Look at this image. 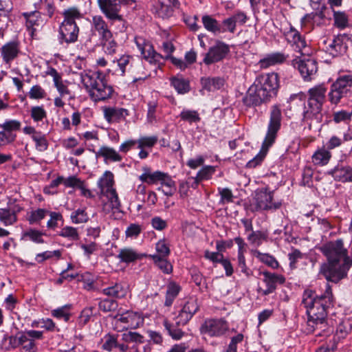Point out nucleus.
<instances>
[{"instance_id":"nucleus-39","label":"nucleus","mask_w":352,"mask_h":352,"mask_svg":"<svg viewBox=\"0 0 352 352\" xmlns=\"http://www.w3.org/2000/svg\"><path fill=\"white\" fill-rule=\"evenodd\" d=\"M151 259L155 265L157 266L163 273L169 274L173 271V266L168 261V257H159L156 255H146Z\"/></svg>"},{"instance_id":"nucleus-60","label":"nucleus","mask_w":352,"mask_h":352,"mask_svg":"<svg viewBox=\"0 0 352 352\" xmlns=\"http://www.w3.org/2000/svg\"><path fill=\"white\" fill-rule=\"evenodd\" d=\"M21 123L16 120H6L3 123L0 124V128L6 133H12V131H17L21 128Z\"/></svg>"},{"instance_id":"nucleus-11","label":"nucleus","mask_w":352,"mask_h":352,"mask_svg":"<svg viewBox=\"0 0 352 352\" xmlns=\"http://www.w3.org/2000/svg\"><path fill=\"white\" fill-rule=\"evenodd\" d=\"M285 37L294 51L299 53L301 56H309L311 54V49L306 40L293 27H290L289 30L285 33Z\"/></svg>"},{"instance_id":"nucleus-29","label":"nucleus","mask_w":352,"mask_h":352,"mask_svg":"<svg viewBox=\"0 0 352 352\" xmlns=\"http://www.w3.org/2000/svg\"><path fill=\"white\" fill-rule=\"evenodd\" d=\"M96 157H102L105 163L119 162L122 160V156L114 148L109 146H101L96 153Z\"/></svg>"},{"instance_id":"nucleus-43","label":"nucleus","mask_w":352,"mask_h":352,"mask_svg":"<svg viewBox=\"0 0 352 352\" xmlns=\"http://www.w3.org/2000/svg\"><path fill=\"white\" fill-rule=\"evenodd\" d=\"M72 309V305L67 304L56 309L52 310L51 314L53 317L58 320H63L65 322H67L72 316L71 310Z\"/></svg>"},{"instance_id":"nucleus-6","label":"nucleus","mask_w":352,"mask_h":352,"mask_svg":"<svg viewBox=\"0 0 352 352\" xmlns=\"http://www.w3.org/2000/svg\"><path fill=\"white\" fill-rule=\"evenodd\" d=\"M64 20L58 28V40L60 44L74 43L78 40L79 28L76 21L82 18V14L76 7H71L63 12Z\"/></svg>"},{"instance_id":"nucleus-48","label":"nucleus","mask_w":352,"mask_h":352,"mask_svg":"<svg viewBox=\"0 0 352 352\" xmlns=\"http://www.w3.org/2000/svg\"><path fill=\"white\" fill-rule=\"evenodd\" d=\"M58 234L71 241H77L80 237L78 229L72 226H65L60 230Z\"/></svg>"},{"instance_id":"nucleus-46","label":"nucleus","mask_w":352,"mask_h":352,"mask_svg":"<svg viewBox=\"0 0 352 352\" xmlns=\"http://www.w3.org/2000/svg\"><path fill=\"white\" fill-rule=\"evenodd\" d=\"M17 221V215L10 208H0V222L5 226H12Z\"/></svg>"},{"instance_id":"nucleus-19","label":"nucleus","mask_w":352,"mask_h":352,"mask_svg":"<svg viewBox=\"0 0 352 352\" xmlns=\"http://www.w3.org/2000/svg\"><path fill=\"white\" fill-rule=\"evenodd\" d=\"M3 61L10 65L11 63L21 54V44L18 41H11L5 43L0 48Z\"/></svg>"},{"instance_id":"nucleus-57","label":"nucleus","mask_w":352,"mask_h":352,"mask_svg":"<svg viewBox=\"0 0 352 352\" xmlns=\"http://www.w3.org/2000/svg\"><path fill=\"white\" fill-rule=\"evenodd\" d=\"M70 217L72 223L76 224L87 222L89 219L85 210L82 208H78L74 211L71 214Z\"/></svg>"},{"instance_id":"nucleus-53","label":"nucleus","mask_w":352,"mask_h":352,"mask_svg":"<svg viewBox=\"0 0 352 352\" xmlns=\"http://www.w3.org/2000/svg\"><path fill=\"white\" fill-rule=\"evenodd\" d=\"M43 232L35 230L30 229L23 234V239H28L36 243H43Z\"/></svg>"},{"instance_id":"nucleus-30","label":"nucleus","mask_w":352,"mask_h":352,"mask_svg":"<svg viewBox=\"0 0 352 352\" xmlns=\"http://www.w3.org/2000/svg\"><path fill=\"white\" fill-rule=\"evenodd\" d=\"M105 196L108 201L103 205V210L106 213H109L113 210H118L120 208V201L116 189L111 190L102 194Z\"/></svg>"},{"instance_id":"nucleus-38","label":"nucleus","mask_w":352,"mask_h":352,"mask_svg":"<svg viewBox=\"0 0 352 352\" xmlns=\"http://www.w3.org/2000/svg\"><path fill=\"white\" fill-rule=\"evenodd\" d=\"M201 21L204 28L214 35L221 34V23L210 15H204Z\"/></svg>"},{"instance_id":"nucleus-22","label":"nucleus","mask_w":352,"mask_h":352,"mask_svg":"<svg viewBox=\"0 0 352 352\" xmlns=\"http://www.w3.org/2000/svg\"><path fill=\"white\" fill-rule=\"evenodd\" d=\"M23 132L25 135L31 136L32 140L35 143V148L39 152H44L48 148V141L46 135L39 131H36L34 126H25L23 129Z\"/></svg>"},{"instance_id":"nucleus-37","label":"nucleus","mask_w":352,"mask_h":352,"mask_svg":"<svg viewBox=\"0 0 352 352\" xmlns=\"http://www.w3.org/2000/svg\"><path fill=\"white\" fill-rule=\"evenodd\" d=\"M331 157V152L324 146L314 152L312 155V162L317 166H325L329 163Z\"/></svg>"},{"instance_id":"nucleus-1","label":"nucleus","mask_w":352,"mask_h":352,"mask_svg":"<svg viewBox=\"0 0 352 352\" xmlns=\"http://www.w3.org/2000/svg\"><path fill=\"white\" fill-rule=\"evenodd\" d=\"M319 250L327 260L320 268L321 273L328 281L334 283L346 276L352 262L347 254L342 239L329 241L322 245Z\"/></svg>"},{"instance_id":"nucleus-59","label":"nucleus","mask_w":352,"mask_h":352,"mask_svg":"<svg viewBox=\"0 0 352 352\" xmlns=\"http://www.w3.org/2000/svg\"><path fill=\"white\" fill-rule=\"evenodd\" d=\"M103 50L105 54L109 55H113L116 52L117 43L112 39V37L108 38L107 39H101Z\"/></svg>"},{"instance_id":"nucleus-26","label":"nucleus","mask_w":352,"mask_h":352,"mask_svg":"<svg viewBox=\"0 0 352 352\" xmlns=\"http://www.w3.org/2000/svg\"><path fill=\"white\" fill-rule=\"evenodd\" d=\"M102 111L104 118L109 123L124 119L129 114L128 110L123 108L104 107Z\"/></svg>"},{"instance_id":"nucleus-36","label":"nucleus","mask_w":352,"mask_h":352,"mask_svg":"<svg viewBox=\"0 0 352 352\" xmlns=\"http://www.w3.org/2000/svg\"><path fill=\"white\" fill-rule=\"evenodd\" d=\"M113 185V175L109 170L105 171L98 181V186L100 188L101 195L115 189Z\"/></svg>"},{"instance_id":"nucleus-58","label":"nucleus","mask_w":352,"mask_h":352,"mask_svg":"<svg viewBox=\"0 0 352 352\" xmlns=\"http://www.w3.org/2000/svg\"><path fill=\"white\" fill-rule=\"evenodd\" d=\"M164 325L173 339L179 340L183 337L184 333L180 329L175 327L174 324L170 323L168 321L165 320L164 322Z\"/></svg>"},{"instance_id":"nucleus-21","label":"nucleus","mask_w":352,"mask_h":352,"mask_svg":"<svg viewBox=\"0 0 352 352\" xmlns=\"http://www.w3.org/2000/svg\"><path fill=\"white\" fill-rule=\"evenodd\" d=\"M267 100V98L255 82L249 88L243 98V103L248 107H256Z\"/></svg>"},{"instance_id":"nucleus-42","label":"nucleus","mask_w":352,"mask_h":352,"mask_svg":"<svg viewBox=\"0 0 352 352\" xmlns=\"http://www.w3.org/2000/svg\"><path fill=\"white\" fill-rule=\"evenodd\" d=\"M122 339L128 343H134L131 346V350L134 352H139L138 344H142L144 342V338L137 332L129 331L122 335Z\"/></svg>"},{"instance_id":"nucleus-10","label":"nucleus","mask_w":352,"mask_h":352,"mask_svg":"<svg viewBox=\"0 0 352 352\" xmlns=\"http://www.w3.org/2000/svg\"><path fill=\"white\" fill-rule=\"evenodd\" d=\"M254 82L268 100L276 95L279 87L278 76L277 74L270 73L260 76L256 79Z\"/></svg>"},{"instance_id":"nucleus-23","label":"nucleus","mask_w":352,"mask_h":352,"mask_svg":"<svg viewBox=\"0 0 352 352\" xmlns=\"http://www.w3.org/2000/svg\"><path fill=\"white\" fill-rule=\"evenodd\" d=\"M91 31L94 34H98L100 39H107L112 37V33L102 16L95 15L91 22Z\"/></svg>"},{"instance_id":"nucleus-47","label":"nucleus","mask_w":352,"mask_h":352,"mask_svg":"<svg viewBox=\"0 0 352 352\" xmlns=\"http://www.w3.org/2000/svg\"><path fill=\"white\" fill-rule=\"evenodd\" d=\"M171 85L179 94H184L189 91V82L183 78L173 77L170 80Z\"/></svg>"},{"instance_id":"nucleus-24","label":"nucleus","mask_w":352,"mask_h":352,"mask_svg":"<svg viewBox=\"0 0 352 352\" xmlns=\"http://www.w3.org/2000/svg\"><path fill=\"white\" fill-rule=\"evenodd\" d=\"M346 40L347 38L344 34L335 36L327 46V51L333 56H338L344 54L347 49Z\"/></svg>"},{"instance_id":"nucleus-4","label":"nucleus","mask_w":352,"mask_h":352,"mask_svg":"<svg viewBox=\"0 0 352 352\" xmlns=\"http://www.w3.org/2000/svg\"><path fill=\"white\" fill-rule=\"evenodd\" d=\"M281 110L278 105H273L271 109L267 131L263 140L261 150L252 160L247 164V167L254 168L263 161L269 148L274 143L277 133L281 125Z\"/></svg>"},{"instance_id":"nucleus-15","label":"nucleus","mask_w":352,"mask_h":352,"mask_svg":"<svg viewBox=\"0 0 352 352\" xmlns=\"http://www.w3.org/2000/svg\"><path fill=\"white\" fill-rule=\"evenodd\" d=\"M43 331L36 330L21 331L23 338L19 343L20 352H37L35 340L43 338Z\"/></svg>"},{"instance_id":"nucleus-40","label":"nucleus","mask_w":352,"mask_h":352,"mask_svg":"<svg viewBox=\"0 0 352 352\" xmlns=\"http://www.w3.org/2000/svg\"><path fill=\"white\" fill-rule=\"evenodd\" d=\"M181 287L179 285L175 282H170L168 284L166 292V298L164 301V305L166 307H170L175 299L178 296Z\"/></svg>"},{"instance_id":"nucleus-33","label":"nucleus","mask_w":352,"mask_h":352,"mask_svg":"<svg viewBox=\"0 0 352 352\" xmlns=\"http://www.w3.org/2000/svg\"><path fill=\"white\" fill-rule=\"evenodd\" d=\"M225 82V79L219 76L202 78L201 80L203 88L208 91L220 89L224 86Z\"/></svg>"},{"instance_id":"nucleus-61","label":"nucleus","mask_w":352,"mask_h":352,"mask_svg":"<svg viewBox=\"0 0 352 352\" xmlns=\"http://www.w3.org/2000/svg\"><path fill=\"white\" fill-rule=\"evenodd\" d=\"M98 306L100 310L109 312L116 310L118 307V303L112 299L105 298L99 302Z\"/></svg>"},{"instance_id":"nucleus-27","label":"nucleus","mask_w":352,"mask_h":352,"mask_svg":"<svg viewBox=\"0 0 352 352\" xmlns=\"http://www.w3.org/2000/svg\"><path fill=\"white\" fill-rule=\"evenodd\" d=\"M215 172L216 167L214 166L206 165L202 166L195 177L189 178V180H193V182L192 183V188H196L200 182L204 180L210 179Z\"/></svg>"},{"instance_id":"nucleus-5","label":"nucleus","mask_w":352,"mask_h":352,"mask_svg":"<svg viewBox=\"0 0 352 352\" xmlns=\"http://www.w3.org/2000/svg\"><path fill=\"white\" fill-rule=\"evenodd\" d=\"M327 89L320 85L311 88L308 91V100L304 106L302 122L311 128L314 121L320 122L322 118V108L325 101Z\"/></svg>"},{"instance_id":"nucleus-55","label":"nucleus","mask_w":352,"mask_h":352,"mask_svg":"<svg viewBox=\"0 0 352 352\" xmlns=\"http://www.w3.org/2000/svg\"><path fill=\"white\" fill-rule=\"evenodd\" d=\"M179 117L184 121L189 123L197 122L200 118L197 111L190 109H184L179 114Z\"/></svg>"},{"instance_id":"nucleus-45","label":"nucleus","mask_w":352,"mask_h":352,"mask_svg":"<svg viewBox=\"0 0 352 352\" xmlns=\"http://www.w3.org/2000/svg\"><path fill=\"white\" fill-rule=\"evenodd\" d=\"M135 60L133 56L124 54L118 60V66L121 72V75L124 76L126 72H129L135 65Z\"/></svg>"},{"instance_id":"nucleus-41","label":"nucleus","mask_w":352,"mask_h":352,"mask_svg":"<svg viewBox=\"0 0 352 352\" xmlns=\"http://www.w3.org/2000/svg\"><path fill=\"white\" fill-rule=\"evenodd\" d=\"M23 16L26 19V27L28 29L36 30V28L41 26L43 23L41 14L38 12H25Z\"/></svg>"},{"instance_id":"nucleus-56","label":"nucleus","mask_w":352,"mask_h":352,"mask_svg":"<svg viewBox=\"0 0 352 352\" xmlns=\"http://www.w3.org/2000/svg\"><path fill=\"white\" fill-rule=\"evenodd\" d=\"M30 116L36 122L42 121L47 116V112L43 106H34L31 108Z\"/></svg>"},{"instance_id":"nucleus-17","label":"nucleus","mask_w":352,"mask_h":352,"mask_svg":"<svg viewBox=\"0 0 352 352\" xmlns=\"http://www.w3.org/2000/svg\"><path fill=\"white\" fill-rule=\"evenodd\" d=\"M263 282L266 285L265 289L258 287L257 291L261 296H267L273 293L276 289L278 284H283L285 278L283 275L271 273L269 272H263Z\"/></svg>"},{"instance_id":"nucleus-51","label":"nucleus","mask_w":352,"mask_h":352,"mask_svg":"<svg viewBox=\"0 0 352 352\" xmlns=\"http://www.w3.org/2000/svg\"><path fill=\"white\" fill-rule=\"evenodd\" d=\"M46 96L45 90L40 85H33L28 93V96L32 100H42Z\"/></svg>"},{"instance_id":"nucleus-25","label":"nucleus","mask_w":352,"mask_h":352,"mask_svg":"<svg viewBox=\"0 0 352 352\" xmlns=\"http://www.w3.org/2000/svg\"><path fill=\"white\" fill-rule=\"evenodd\" d=\"M329 173L336 181L342 183L352 182V166H337Z\"/></svg>"},{"instance_id":"nucleus-20","label":"nucleus","mask_w":352,"mask_h":352,"mask_svg":"<svg viewBox=\"0 0 352 352\" xmlns=\"http://www.w3.org/2000/svg\"><path fill=\"white\" fill-rule=\"evenodd\" d=\"M199 306L197 300L190 298L183 306L182 310L176 318L175 323L177 325L186 324L198 311Z\"/></svg>"},{"instance_id":"nucleus-8","label":"nucleus","mask_w":352,"mask_h":352,"mask_svg":"<svg viewBox=\"0 0 352 352\" xmlns=\"http://www.w3.org/2000/svg\"><path fill=\"white\" fill-rule=\"evenodd\" d=\"M282 206V200L274 199V191L267 188L255 191L253 206L256 211H275Z\"/></svg>"},{"instance_id":"nucleus-9","label":"nucleus","mask_w":352,"mask_h":352,"mask_svg":"<svg viewBox=\"0 0 352 352\" xmlns=\"http://www.w3.org/2000/svg\"><path fill=\"white\" fill-rule=\"evenodd\" d=\"M144 324V317L140 313L127 311L114 316L115 329L118 331L124 329H135Z\"/></svg>"},{"instance_id":"nucleus-34","label":"nucleus","mask_w":352,"mask_h":352,"mask_svg":"<svg viewBox=\"0 0 352 352\" xmlns=\"http://www.w3.org/2000/svg\"><path fill=\"white\" fill-rule=\"evenodd\" d=\"M159 184H160L161 186L158 188V190H162L166 196H172L176 192L175 182L166 173L163 174Z\"/></svg>"},{"instance_id":"nucleus-54","label":"nucleus","mask_w":352,"mask_h":352,"mask_svg":"<svg viewBox=\"0 0 352 352\" xmlns=\"http://www.w3.org/2000/svg\"><path fill=\"white\" fill-rule=\"evenodd\" d=\"M156 252L152 255H156L159 257H168L170 253L168 245L164 239L160 240L155 244Z\"/></svg>"},{"instance_id":"nucleus-32","label":"nucleus","mask_w":352,"mask_h":352,"mask_svg":"<svg viewBox=\"0 0 352 352\" xmlns=\"http://www.w3.org/2000/svg\"><path fill=\"white\" fill-rule=\"evenodd\" d=\"M128 286L126 283H118L114 285L103 289L102 293L108 296L121 298L126 296Z\"/></svg>"},{"instance_id":"nucleus-52","label":"nucleus","mask_w":352,"mask_h":352,"mask_svg":"<svg viewBox=\"0 0 352 352\" xmlns=\"http://www.w3.org/2000/svg\"><path fill=\"white\" fill-rule=\"evenodd\" d=\"M334 25L340 29H344L348 26L349 16L344 12H334Z\"/></svg>"},{"instance_id":"nucleus-31","label":"nucleus","mask_w":352,"mask_h":352,"mask_svg":"<svg viewBox=\"0 0 352 352\" xmlns=\"http://www.w3.org/2000/svg\"><path fill=\"white\" fill-rule=\"evenodd\" d=\"M287 56L282 52H275L266 55L260 60L261 67L267 68L277 64L283 63L287 59Z\"/></svg>"},{"instance_id":"nucleus-50","label":"nucleus","mask_w":352,"mask_h":352,"mask_svg":"<svg viewBox=\"0 0 352 352\" xmlns=\"http://www.w3.org/2000/svg\"><path fill=\"white\" fill-rule=\"evenodd\" d=\"M256 257L261 262L265 263L273 269H276L278 267V261L272 255L258 252L256 253Z\"/></svg>"},{"instance_id":"nucleus-7","label":"nucleus","mask_w":352,"mask_h":352,"mask_svg":"<svg viewBox=\"0 0 352 352\" xmlns=\"http://www.w3.org/2000/svg\"><path fill=\"white\" fill-rule=\"evenodd\" d=\"M351 95L352 75H344L331 85L328 96L331 104H338L342 98H351Z\"/></svg>"},{"instance_id":"nucleus-44","label":"nucleus","mask_w":352,"mask_h":352,"mask_svg":"<svg viewBox=\"0 0 352 352\" xmlns=\"http://www.w3.org/2000/svg\"><path fill=\"white\" fill-rule=\"evenodd\" d=\"M49 211L45 208H36L27 213V220L30 224H38L45 218Z\"/></svg>"},{"instance_id":"nucleus-49","label":"nucleus","mask_w":352,"mask_h":352,"mask_svg":"<svg viewBox=\"0 0 352 352\" xmlns=\"http://www.w3.org/2000/svg\"><path fill=\"white\" fill-rule=\"evenodd\" d=\"M158 140L156 135L153 136H142L137 140L138 148H152Z\"/></svg>"},{"instance_id":"nucleus-16","label":"nucleus","mask_w":352,"mask_h":352,"mask_svg":"<svg viewBox=\"0 0 352 352\" xmlns=\"http://www.w3.org/2000/svg\"><path fill=\"white\" fill-rule=\"evenodd\" d=\"M228 329L227 322L222 319H208L205 320L202 324L201 331L202 333L208 334V336H221Z\"/></svg>"},{"instance_id":"nucleus-63","label":"nucleus","mask_w":352,"mask_h":352,"mask_svg":"<svg viewBox=\"0 0 352 352\" xmlns=\"http://www.w3.org/2000/svg\"><path fill=\"white\" fill-rule=\"evenodd\" d=\"M47 214L50 216V219L47 222V227L49 229H55L58 227V222L63 221V216L60 212L49 211Z\"/></svg>"},{"instance_id":"nucleus-28","label":"nucleus","mask_w":352,"mask_h":352,"mask_svg":"<svg viewBox=\"0 0 352 352\" xmlns=\"http://www.w3.org/2000/svg\"><path fill=\"white\" fill-rule=\"evenodd\" d=\"M143 173L139 176V179L148 185H154L160 183L164 172L156 170L152 172L151 168L145 166L142 168Z\"/></svg>"},{"instance_id":"nucleus-18","label":"nucleus","mask_w":352,"mask_h":352,"mask_svg":"<svg viewBox=\"0 0 352 352\" xmlns=\"http://www.w3.org/2000/svg\"><path fill=\"white\" fill-rule=\"evenodd\" d=\"M99 8L106 17L111 21H121L122 16L119 14V0H98Z\"/></svg>"},{"instance_id":"nucleus-12","label":"nucleus","mask_w":352,"mask_h":352,"mask_svg":"<svg viewBox=\"0 0 352 352\" xmlns=\"http://www.w3.org/2000/svg\"><path fill=\"white\" fill-rule=\"evenodd\" d=\"M307 56L296 57L292 60V65L295 68H298L302 77L305 80H310L316 74L318 66L315 59Z\"/></svg>"},{"instance_id":"nucleus-13","label":"nucleus","mask_w":352,"mask_h":352,"mask_svg":"<svg viewBox=\"0 0 352 352\" xmlns=\"http://www.w3.org/2000/svg\"><path fill=\"white\" fill-rule=\"evenodd\" d=\"M230 51V46L228 44L217 41L214 45L209 48L203 62L207 65L220 62L228 55Z\"/></svg>"},{"instance_id":"nucleus-35","label":"nucleus","mask_w":352,"mask_h":352,"mask_svg":"<svg viewBox=\"0 0 352 352\" xmlns=\"http://www.w3.org/2000/svg\"><path fill=\"white\" fill-rule=\"evenodd\" d=\"M145 254H140L136 250L131 248H124L120 249L117 257L121 262L129 263L140 259Z\"/></svg>"},{"instance_id":"nucleus-64","label":"nucleus","mask_w":352,"mask_h":352,"mask_svg":"<svg viewBox=\"0 0 352 352\" xmlns=\"http://www.w3.org/2000/svg\"><path fill=\"white\" fill-rule=\"evenodd\" d=\"M102 340L103 344L102 349L105 351H111L113 349L116 348L117 346V339L113 335H106Z\"/></svg>"},{"instance_id":"nucleus-62","label":"nucleus","mask_w":352,"mask_h":352,"mask_svg":"<svg viewBox=\"0 0 352 352\" xmlns=\"http://www.w3.org/2000/svg\"><path fill=\"white\" fill-rule=\"evenodd\" d=\"M219 194L221 196V199L219 200V204L224 205L228 203H231L233 201V194L228 188H218Z\"/></svg>"},{"instance_id":"nucleus-2","label":"nucleus","mask_w":352,"mask_h":352,"mask_svg":"<svg viewBox=\"0 0 352 352\" xmlns=\"http://www.w3.org/2000/svg\"><path fill=\"white\" fill-rule=\"evenodd\" d=\"M324 294L317 296L311 291L303 294L302 304L307 314V333L316 330L324 331L327 327V308L331 304L332 293L328 284L325 286Z\"/></svg>"},{"instance_id":"nucleus-14","label":"nucleus","mask_w":352,"mask_h":352,"mask_svg":"<svg viewBox=\"0 0 352 352\" xmlns=\"http://www.w3.org/2000/svg\"><path fill=\"white\" fill-rule=\"evenodd\" d=\"M135 42L143 58L149 63L160 64L164 59L163 56L153 50L151 43L143 37L136 36Z\"/></svg>"},{"instance_id":"nucleus-3","label":"nucleus","mask_w":352,"mask_h":352,"mask_svg":"<svg viewBox=\"0 0 352 352\" xmlns=\"http://www.w3.org/2000/svg\"><path fill=\"white\" fill-rule=\"evenodd\" d=\"M80 79L93 102L106 101L111 98L113 89L107 83L105 76L102 72H84L80 74Z\"/></svg>"}]
</instances>
